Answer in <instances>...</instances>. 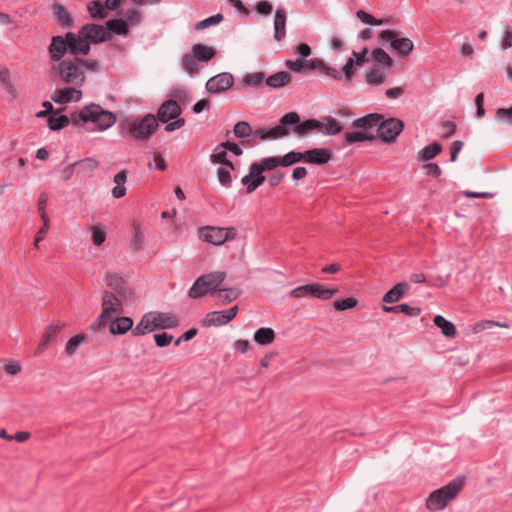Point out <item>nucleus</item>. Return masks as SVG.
<instances>
[{"instance_id":"4d7b16f0","label":"nucleus","mask_w":512,"mask_h":512,"mask_svg":"<svg viewBox=\"0 0 512 512\" xmlns=\"http://www.w3.org/2000/svg\"><path fill=\"white\" fill-rule=\"evenodd\" d=\"M210 162L212 164H222L223 166H229L232 168V162L227 159V150L223 148L218 152H214L210 155Z\"/></svg>"},{"instance_id":"09e8293b","label":"nucleus","mask_w":512,"mask_h":512,"mask_svg":"<svg viewBox=\"0 0 512 512\" xmlns=\"http://www.w3.org/2000/svg\"><path fill=\"white\" fill-rule=\"evenodd\" d=\"M356 16L362 23L369 25L380 26L389 23L388 20L376 19L373 15L364 10H358Z\"/></svg>"},{"instance_id":"c03bdc74","label":"nucleus","mask_w":512,"mask_h":512,"mask_svg":"<svg viewBox=\"0 0 512 512\" xmlns=\"http://www.w3.org/2000/svg\"><path fill=\"white\" fill-rule=\"evenodd\" d=\"M510 326L511 323L509 321L498 322L494 320H481L475 324L474 331L481 332L487 329H491L493 327L509 328Z\"/></svg>"},{"instance_id":"c9c22d12","label":"nucleus","mask_w":512,"mask_h":512,"mask_svg":"<svg viewBox=\"0 0 512 512\" xmlns=\"http://www.w3.org/2000/svg\"><path fill=\"white\" fill-rule=\"evenodd\" d=\"M193 56L200 62H208L215 56V50L202 44H196L192 48Z\"/></svg>"},{"instance_id":"2eb2a0df","label":"nucleus","mask_w":512,"mask_h":512,"mask_svg":"<svg viewBox=\"0 0 512 512\" xmlns=\"http://www.w3.org/2000/svg\"><path fill=\"white\" fill-rule=\"evenodd\" d=\"M106 282L116 296L126 301L132 299L133 290L123 277L116 273H108L106 276Z\"/></svg>"},{"instance_id":"e2e57ef3","label":"nucleus","mask_w":512,"mask_h":512,"mask_svg":"<svg viewBox=\"0 0 512 512\" xmlns=\"http://www.w3.org/2000/svg\"><path fill=\"white\" fill-rule=\"evenodd\" d=\"M154 340L158 347H166L172 342L173 336L166 332L158 333L154 334Z\"/></svg>"},{"instance_id":"9b49d317","label":"nucleus","mask_w":512,"mask_h":512,"mask_svg":"<svg viewBox=\"0 0 512 512\" xmlns=\"http://www.w3.org/2000/svg\"><path fill=\"white\" fill-rule=\"evenodd\" d=\"M199 238L204 242L220 246L226 241L235 240L237 238V230L234 227H216L206 226L198 230Z\"/></svg>"},{"instance_id":"603ef678","label":"nucleus","mask_w":512,"mask_h":512,"mask_svg":"<svg viewBox=\"0 0 512 512\" xmlns=\"http://www.w3.org/2000/svg\"><path fill=\"white\" fill-rule=\"evenodd\" d=\"M85 341V336L83 334H78L71 337L65 346V353L68 356L73 355L76 350L80 347V345Z\"/></svg>"},{"instance_id":"ea45409f","label":"nucleus","mask_w":512,"mask_h":512,"mask_svg":"<svg viewBox=\"0 0 512 512\" xmlns=\"http://www.w3.org/2000/svg\"><path fill=\"white\" fill-rule=\"evenodd\" d=\"M391 48L396 50L401 55H407L409 54L413 48L414 44L409 38H396L391 43Z\"/></svg>"},{"instance_id":"4c0bfd02","label":"nucleus","mask_w":512,"mask_h":512,"mask_svg":"<svg viewBox=\"0 0 512 512\" xmlns=\"http://www.w3.org/2000/svg\"><path fill=\"white\" fill-rule=\"evenodd\" d=\"M344 138L348 144H353L357 142L373 141L376 139V136L364 131H350L345 133Z\"/></svg>"},{"instance_id":"bf43d9fd","label":"nucleus","mask_w":512,"mask_h":512,"mask_svg":"<svg viewBox=\"0 0 512 512\" xmlns=\"http://www.w3.org/2000/svg\"><path fill=\"white\" fill-rule=\"evenodd\" d=\"M365 80L370 85H380L386 81L382 72L376 69L369 71L365 76Z\"/></svg>"},{"instance_id":"7ed1b4c3","label":"nucleus","mask_w":512,"mask_h":512,"mask_svg":"<svg viewBox=\"0 0 512 512\" xmlns=\"http://www.w3.org/2000/svg\"><path fill=\"white\" fill-rule=\"evenodd\" d=\"M74 125L91 122L97 126V130L104 131L112 127L116 122L113 112L103 109L98 104L85 106L78 114L71 117Z\"/></svg>"},{"instance_id":"4be33fe9","label":"nucleus","mask_w":512,"mask_h":512,"mask_svg":"<svg viewBox=\"0 0 512 512\" xmlns=\"http://www.w3.org/2000/svg\"><path fill=\"white\" fill-rule=\"evenodd\" d=\"M254 168V163H252L249 167V173L241 179V183L246 186L248 194L254 192L266 179L263 172H257Z\"/></svg>"},{"instance_id":"13d9d810","label":"nucleus","mask_w":512,"mask_h":512,"mask_svg":"<svg viewBox=\"0 0 512 512\" xmlns=\"http://www.w3.org/2000/svg\"><path fill=\"white\" fill-rule=\"evenodd\" d=\"M281 166L288 167L292 164L298 163L302 160V152L290 151L286 153L284 156L280 157Z\"/></svg>"},{"instance_id":"c85d7f7f","label":"nucleus","mask_w":512,"mask_h":512,"mask_svg":"<svg viewBox=\"0 0 512 512\" xmlns=\"http://www.w3.org/2000/svg\"><path fill=\"white\" fill-rule=\"evenodd\" d=\"M408 289L409 285L406 282H399L384 294L383 301L385 303H395L405 295Z\"/></svg>"},{"instance_id":"79ce46f5","label":"nucleus","mask_w":512,"mask_h":512,"mask_svg":"<svg viewBox=\"0 0 512 512\" xmlns=\"http://www.w3.org/2000/svg\"><path fill=\"white\" fill-rule=\"evenodd\" d=\"M375 62L379 63L383 69H390L393 66V60L387 52L381 48H375L372 51Z\"/></svg>"},{"instance_id":"aec40b11","label":"nucleus","mask_w":512,"mask_h":512,"mask_svg":"<svg viewBox=\"0 0 512 512\" xmlns=\"http://www.w3.org/2000/svg\"><path fill=\"white\" fill-rule=\"evenodd\" d=\"M285 115L294 116L296 121L289 124V130H292L295 134L300 136L306 135L309 132L314 130H318V120L317 119H307L304 122L300 121V117L296 112H289Z\"/></svg>"},{"instance_id":"c756f323","label":"nucleus","mask_w":512,"mask_h":512,"mask_svg":"<svg viewBox=\"0 0 512 512\" xmlns=\"http://www.w3.org/2000/svg\"><path fill=\"white\" fill-rule=\"evenodd\" d=\"M383 311L386 313H403L409 317H417L421 314V309L417 306H410L406 303L395 306H384Z\"/></svg>"},{"instance_id":"5701e85b","label":"nucleus","mask_w":512,"mask_h":512,"mask_svg":"<svg viewBox=\"0 0 512 512\" xmlns=\"http://www.w3.org/2000/svg\"><path fill=\"white\" fill-rule=\"evenodd\" d=\"M301 290H309V295L320 300H328L337 292V289L326 288L320 284H306L296 287L294 293Z\"/></svg>"},{"instance_id":"3c124183","label":"nucleus","mask_w":512,"mask_h":512,"mask_svg":"<svg viewBox=\"0 0 512 512\" xmlns=\"http://www.w3.org/2000/svg\"><path fill=\"white\" fill-rule=\"evenodd\" d=\"M69 124V118L66 115L50 116L48 118V127L50 130L57 131Z\"/></svg>"},{"instance_id":"6ab92c4d","label":"nucleus","mask_w":512,"mask_h":512,"mask_svg":"<svg viewBox=\"0 0 512 512\" xmlns=\"http://www.w3.org/2000/svg\"><path fill=\"white\" fill-rule=\"evenodd\" d=\"M332 158V151L326 148H313L302 152V160L306 163L323 165Z\"/></svg>"},{"instance_id":"774afa93","label":"nucleus","mask_w":512,"mask_h":512,"mask_svg":"<svg viewBox=\"0 0 512 512\" xmlns=\"http://www.w3.org/2000/svg\"><path fill=\"white\" fill-rule=\"evenodd\" d=\"M496 116L498 119L504 121L507 124H512V107L510 108H499L496 111Z\"/></svg>"},{"instance_id":"58836bf2","label":"nucleus","mask_w":512,"mask_h":512,"mask_svg":"<svg viewBox=\"0 0 512 512\" xmlns=\"http://www.w3.org/2000/svg\"><path fill=\"white\" fill-rule=\"evenodd\" d=\"M105 29L110 35L111 33L116 35H126L129 32L127 23L122 19H114L108 21L106 23Z\"/></svg>"},{"instance_id":"72a5a7b5","label":"nucleus","mask_w":512,"mask_h":512,"mask_svg":"<svg viewBox=\"0 0 512 512\" xmlns=\"http://www.w3.org/2000/svg\"><path fill=\"white\" fill-rule=\"evenodd\" d=\"M265 75L262 72L248 73L243 77L242 86L262 88L265 85Z\"/></svg>"},{"instance_id":"37998d69","label":"nucleus","mask_w":512,"mask_h":512,"mask_svg":"<svg viewBox=\"0 0 512 512\" xmlns=\"http://www.w3.org/2000/svg\"><path fill=\"white\" fill-rule=\"evenodd\" d=\"M254 130L251 125L246 121H239L234 125L233 134L235 137L244 139L253 136Z\"/></svg>"},{"instance_id":"473e14b6","label":"nucleus","mask_w":512,"mask_h":512,"mask_svg":"<svg viewBox=\"0 0 512 512\" xmlns=\"http://www.w3.org/2000/svg\"><path fill=\"white\" fill-rule=\"evenodd\" d=\"M434 325L441 329V332L444 336L448 338H454L456 335V328L451 321H448L441 315H436L434 317Z\"/></svg>"},{"instance_id":"6e6552de","label":"nucleus","mask_w":512,"mask_h":512,"mask_svg":"<svg viewBox=\"0 0 512 512\" xmlns=\"http://www.w3.org/2000/svg\"><path fill=\"white\" fill-rule=\"evenodd\" d=\"M295 121L296 118L294 116L284 115L274 127L254 130L253 139H249L247 143L250 146H255L257 142L254 139H258L259 141H270L286 137L289 134V124Z\"/></svg>"},{"instance_id":"338daca9","label":"nucleus","mask_w":512,"mask_h":512,"mask_svg":"<svg viewBox=\"0 0 512 512\" xmlns=\"http://www.w3.org/2000/svg\"><path fill=\"white\" fill-rule=\"evenodd\" d=\"M80 68L96 72L99 69V62L95 59H79Z\"/></svg>"},{"instance_id":"1a4fd4ad","label":"nucleus","mask_w":512,"mask_h":512,"mask_svg":"<svg viewBox=\"0 0 512 512\" xmlns=\"http://www.w3.org/2000/svg\"><path fill=\"white\" fill-rule=\"evenodd\" d=\"M77 39L80 41H84V46H87V51L82 52V56H86L89 54L91 50V45H97L104 42H107L111 39V35L105 29L104 26L88 23L83 25L77 33H75Z\"/></svg>"},{"instance_id":"5fc2aeb1","label":"nucleus","mask_w":512,"mask_h":512,"mask_svg":"<svg viewBox=\"0 0 512 512\" xmlns=\"http://www.w3.org/2000/svg\"><path fill=\"white\" fill-rule=\"evenodd\" d=\"M223 20V15L220 13H217L215 15H212L208 18H205L195 24L196 30H204L210 26H214L219 24Z\"/></svg>"},{"instance_id":"052dcab7","label":"nucleus","mask_w":512,"mask_h":512,"mask_svg":"<svg viewBox=\"0 0 512 512\" xmlns=\"http://www.w3.org/2000/svg\"><path fill=\"white\" fill-rule=\"evenodd\" d=\"M91 232H92V242L95 246H100L105 242L106 232L104 229H102L98 225H93L91 227Z\"/></svg>"},{"instance_id":"20e7f679","label":"nucleus","mask_w":512,"mask_h":512,"mask_svg":"<svg viewBox=\"0 0 512 512\" xmlns=\"http://www.w3.org/2000/svg\"><path fill=\"white\" fill-rule=\"evenodd\" d=\"M464 479L456 478L445 486L433 491L426 500V507L432 511L443 510L463 488Z\"/></svg>"},{"instance_id":"f3484780","label":"nucleus","mask_w":512,"mask_h":512,"mask_svg":"<svg viewBox=\"0 0 512 512\" xmlns=\"http://www.w3.org/2000/svg\"><path fill=\"white\" fill-rule=\"evenodd\" d=\"M238 313V306L235 305L227 310L209 312L204 318L205 326H224L233 320Z\"/></svg>"},{"instance_id":"680f3d73","label":"nucleus","mask_w":512,"mask_h":512,"mask_svg":"<svg viewBox=\"0 0 512 512\" xmlns=\"http://www.w3.org/2000/svg\"><path fill=\"white\" fill-rule=\"evenodd\" d=\"M356 304L357 300L355 298L349 297L342 300H336L333 306L337 311H344L355 307Z\"/></svg>"},{"instance_id":"f704fd0d","label":"nucleus","mask_w":512,"mask_h":512,"mask_svg":"<svg viewBox=\"0 0 512 512\" xmlns=\"http://www.w3.org/2000/svg\"><path fill=\"white\" fill-rule=\"evenodd\" d=\"M60 327L58 325H49L44 334L43 337L38 344V347L36 349L37 354H41L43 351H45L50 343V341L56 336V334L59 332Z\"/></svg>"},{"instance_id":"b1692460","label":"nucleus","mask_w":512,"mask_h":512,"mask_svg":"<svg viewBox=\"0 0 512 512\" xmlns=\"http://www.w3.org/2000/svg\"><path fill=\"white\" fill-rule=\"evenodd\" d=\"M342 129V124L331 116H326L318 120V131L324 135H337Z\"/></svg>"},{"instance_id":"0eeeda50","label":"nucleus","mask_w":512,"mask_h":512,"mask_svg":"<svg viewBox=\"0 0 512 512\" xmlns=\"http://www.w3.org/2000/svg\"><path fill=\"white\" fill-rule=\"evenodd\" d=\"M125 300L116 296L112 291L106 290L102 296V311L93 322L92 327L103 328L116 315L122 312V305Z\"/></svg>"},{"instance_id":"a878e982","label":"nucleus","mask_w":512,"mask_h":512,"mask_svg":"<svg viewBox=\"0 0 512 512\" xmlns=\"http://www.w3.org/2000/svg\"><path fill=\"white\" fill-rule=\"evenodd\" d=\"M109 322V331L113 335L125 334L133 327V319L127 316L116 317Z\"/></svg>"},{"instance_id":"2f4dec72","label":"nucleus","mask_w":512,"mask_h":512,"mask_svg":"<svg viewBox=\"0 0 512 512\" xmlns=\"http://www.w3.org/2000/svg\"><path fill=\"white\" fill-rule=\"evenodd\" d=\"M290 81L291 76L287 72L281 71L266 78L265 85L277 89L289 84Z\"/></svg>"},{"instance_id":"f8f14e48","label":"nucleus","mask_w":512,"mask_h":512,"mask_svg":"<svg viewBox=\"0 0 512 512\" xmlns=\"http://www.w3.org/2000/svg\"><path fill=\"white\" fill-rule=\"evenodd\" d=\"M285 67L294 73H305L307 71L318 70L324 74L325 63L319 58L307 59L298 56L295 60H286Z\"/></svg>"},{"instance_id":"49530a36","label":"nucleus","mask_w":512,"mask_h":512,"mask_svg":"<svg viewBox=\"0 0 512 512\" xmlns=\"http://www.w3.org/2000/svg\"><path fill=\"white\" fill-rule=\"evenodd\" d=\"M232 170H234L233 164H232V168H230L229 166H221L217 170V177H218L219 183L226 188H230L232 185V177H231Z\"/></svg>"},{"instance_id":"7c9ffc66","label":"nucleus","mask_w":512,"mask_h":512,"mask_svg":"<svg viewBox=\"0 0 512 512\" xmlns=\"http://www.w3.org/2000/svg\"><path fill=\"white\" fill-rule=\"evenodd\" d=\"M253 339L262 346H267L275 340V332L272 328L262 327L255 331Z\"/></svg>"},{"instance_id":"8fccbe9b","label":"nucleus","mask_w":512,"mask_h":512,"mask_svg":"<svg viewBox=\"0 0 512 512\" xmlns=\"http://www.w3.org/2000/svg\"><path fill=\"white\" fill-rule=\"evenodd\" d=\"M217 291H218L217 299H218L219 303L222 305L231 303L238 297L237 291L233 288L221 289L219 287V290H217Z\"/></svg>"},{"instance_id":"39448f33","label":"nucleus","mask_w":512,"mask_h":512,"mask_svg":"<svg viewBox=\"0 0 512 512\" xmlns=\"http://www.w3.org/2000/svg\"><path fill=\"white\" fill-rule=\"evenodd\" d=\"M226 278V273L221 271L211 272L198 277L189 289L188 295L192 299H199L207 294L219 290V287Z\"/></svg>"},{"instance_id":"e433bc0d","label":"nucleus","mask_w":512,"mask_h":512,"mask_svg":"<svg viewBox=\"0 0 512 512\" xmlns=\"http://www.w3.org/2000/svg\"><path fill=\"white\" fill-rule=\"evenodd\" d=\"M257 172L270 171L281 166L280 156L263 158L260 162H253Z\"/></svg>"},{"instance_id":"dca6fc26","label":"nucleus","mask_w":512,"mask_h":512,"mask_svg":"<svg viewBox=\"0 0 512 512\" xmlns=\"http://www.w3.org/2000/svg\"><path fill=\"white\" fill-rule=\"evenodd\" d=\"M354 66H357L353 58H349L341 70H337L325 63L324 75L334 80H344L345 83L351 84L355 74Z\"/></svg>"},{"instance_id":"bb28decb","label":"nucleus","mask_w":512,"mask_h":512,"mask_svg":"<svg viewBox=\"0 0 512 512\" xmlns=\"http://www.w3.org/2000/svg\"><path fill=\"white\" fill-rule=\"evenodd\" d=\"M382 116L378 113H371L366 116L355 119L352 123V128L361 129L364 132L379 125Z\"/></svg>"},{"instance_id":"69168bd1","label":"nucleus","mask_w":512,"mask_h":512,"mask_svg":"<svg viewBox=\"0 0 512 512\" xmlns=\"http://www.w3.org/2000/svg\"><path fill=\"white\" fill-rule=\"evenodd\" d=\"M77 163L84 171L87 172L94 171L99 165V162L92 158H86L81 161H77Z\"/></svg>"},{"instance_id":"6e6d98bb","label":"nucleus","mask_w":512,"mask_h":512,"mask_svg":"<svg viewBox=\"0 0 512 512\" xmlns=\"http://www.w3.org/2000/svg\"><path fill=\"white\" fill-rule=\"evenodd\" d=\"M54 12H55L57 20L60 24L65 25V26H71L72 19H71L70 15L67 13L64 6H62L60 4H56L54 6Z\"/></svg>"},{"instance_id":"9d476101","label":"nucleus","mask_w":512,"mask_h":512,"mask_svg":"<svg viewBox=\"0 0 512 512\" xmlns=\"http://www.w3.org/2000/svg\"><path fill=\"white\" fill-rule=\"evenodd\" d=\"M58 74L61 80L67 84L80 87L85 82V74L80 68L79 59H64L58 63Z\"/></svg>"},{"instance_id":"393cba45","label":"nucleus","mask_w":512,"mask_h":512,"mask_svg":"<svg viewBox=\"0 0 512 512\" xmlns=\"http://www.w3.org/2000/svg\"><path fill=\"white\" fill-rule=\"evenodd\" d=\"M286 20L287 12L285 9L278 8L275 11L274 17V39L282 41L286 36Z\"/></svg>"},{"instance_id":"4468645a","label":"nucleus","mask_w":512,"mask_h":512,"mask_svg":"<svg viewBox=\"0 0 512 512\" xmlns=\"http://www.w3.org/2000/svg\"><path fill=\"white\" fill-rule=\"evenodd\" d=\"M146 316L149 317V323L152 330L159 329H173L179 325L178 317L171 312H148Z\"/></svg>"},{"instance_id":"f03ea898","label":"nucleus","mask_w":512,"mask_h":512,"mask_svg":"<svg viewBox=\"0 0 512 512\" xmlns=\"http://www.w3.org/2000/svg\"><path fill=\"white\" fill-rule=\"evenodd\" d=\"M82 44H84V41L77 39L75 32H67L64 36H53L48 46L52 68H56L55 63L62 61L66 53L77 57L82 55V52L87 51V46Z\"/></svg>"},{"instance_id":"a19ab883","label":"nucleus","mask_w":512,"mask_h":512,"mask_svg":"<svg viewBox=\"0 0 512 512\" xmlns=\"http://www.w3.org/2000/svg\"><path fill=\"white\" fill-rule=\"evenodd\" d=\"M441 150V145L437 142H433L432 144L425 146L422 150L419 151L418 159L423 161L433 159L441 152Z\"/></svg>"},{"instance_id":"412c9836","label":"nucleus","mask_w":512,"mask_h":512,"mask_svg":"<svg viewBox=\"0 0 512 512\" xmlns=\"http://www.w3.org/2000/svg\"><path fill=\"white\" fill-rule=\"evenodd\" d=\"M82 98L81 90L75 87H65L55 90L51 99L55 103L66 104L71 101H79Z\"/></svg>"},{"instance_id":"a18cd8bd","label":"nucleus","mask_w":512,"mask_h":512,"mask_svg":"<svg viewBox=\"0 0 512 512\" xmlns=\"http://www.w3.org/2000/svg\"><path fill=\"white\" fill-rule=\"evenodd\" d=\"M131 331L134 336H143L153 331L146 313L141 317L137 325L132 327Z\"/></svg>"},{"instance_id":"0e129e2a","label":"nucleus","mask_w":512,"mask_h":512,"mask_svg":"<svg viewBox=\"0 0 512 512\" xmlns=\"http://www.w3.org/2000/svg\"><path fill=\"white\" fill-rule=\"evenodd\" d=\"M456 124L452 121H445L441 126V136L444 139L450 138L456 131Z\"/></svg>"},{"instance_id":"cd10ccee","label":"nucleus","mask_w":512,"mask_h":512,"mask_svg":"<svg viewBox=\"0 0 512 512\" xmlns=\"http://www.w3.org/2000/svg\"><path fill=\"white\" fill-rule=\"evenodd\" d=\"M128 178V171L121 170L113 177L114 187L112 189V196L116 199L122 198L126 195V182Z\"/></svg>"},{"instance_id":"de8ad7c7","label":"nucleus","mask_w":512,"mask_h":512,"mask_svg":"<svg viewBox=\"0 0 512 512\" xmlns=\"http://www.w3.org/2000/svg\"><path fill=\"white\" fill-rule=\"evenodd\" d=\"M87 9L93 19L102 20L107 16L105 7L100 1H92L88 4Z\"/></svg>"},{"instance_id":"864d4df0","label":"nucleus","mask_w":512,"mask_h":512,"mask_svg":"<svg viewBox=\"0 0 512 512\" xmlns=\"http://www.w3.org/2000/svg\"><path fill=\"white\" fill-rule=\"evenodd\" d=\"M183 68L190 74H197L200 70L198 60L190 54L184 55L182 59Z\"/></svg>"},{"instance_id":"423d86ee","label":"nucleus","mask_w":512,"mask_h":512,"mask_svg":"<svg viewBox=\"0 0 512 512\" xmlns=\"http://www.w3.org/2000/svg\"><path fill=\"white\" fill-rule=\"evenodd\" d=\"M182 110L178 102L174 99L164 101L157 110V122L165 123L166 132H174L185 125V119L179 118Z\"/></svg>"},{"instance_id":"f257e3e1","label":"nucleus","mask_w":512,"mask_h":512,"mask_svg":"<svg viewBox=\"0 0 512 512\" xmlns=\"http://www.w3.org/2000/svg\"><path fill=\"white\" fill-rule=\"evenodd\" d=\"M119 127L123 137L138 142H145L155 133L158 123L155 115L147 113L142 118L136 116L126 117L120 122Z\"/></svg>"},{"instance_id":"a211bd4d","label":"nucleus","mask_w":512,"mask_h":512,"mask_svg":"<svg viewBox=\"0 0 512 512\" xmlns=\"http://www.w3.org/2000/svg\"><path fill=\"white\" fill-rule=\"evenodd\" d=\"M233 83V75L228 72H222L211 77L206 82L205 88L209 93L218 94L230 89Z\"/></svg>"},{"instance_id":"ddd939ff","label":"nucleus","mask_w":512,"mask_h":512,"mask_svg":"<svg viewBox=\"0 0 512 512\" xmlns=\"http://www.w3.org/2000/svg\"><path fill=\"white\" fill-rule=\"evenodd\" d=\"M403 128L404 123L401 120L389 118L379 122L376 138L379 137L385 143H394Z\"/></svg>"}]
</instances>
